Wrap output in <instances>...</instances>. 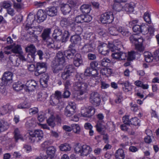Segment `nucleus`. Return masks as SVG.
Returning <instances> with one entry per match:
<instances>
[{"label":"nucleus","mask_w":159,"mask_h":159,"mask_svg":"<svg viewBox=\"0 0 159 159\" xmlns=\"http://www.w3.org/2000/svg\"><path fill=\"white\" fill-rule=\"evenodd\" d=\"M37 82L34 80H30L27 81L25 84L26 88L25 89L28 91H32L34 90L37 86Z\"/></svg>","instance_id":"18"},{"label":"nucleus","mask_w":159,"mask_h":159,"mask_svg":"<svg viewBox=\"0 0 159 159\" xmlns=\"http://www.w3.org/2000/svg\"><path fill=\"white\" fill-rule=\"evenodd\" d=\"M59 148L60 150L63 151H69L71 149L69 144L67 143L61 144L59 146Z\"/></svg>","instance_id":"46"},{"label":"nucleus","mask_w":159,"mask_h":159,"mask_svg":"<svg viewBox=\"0 0 159 159\" xmlns=\"http://www.w3.org/2000/svg\"><path fill=\"white\" fill-rule=\"evenodd\" d=\"M34 29V28L33 27H29L28 29H27V30H28V32L31 35H32V36H31V41L33 42H35L38 40V36L35 34H34V32H35V30H33V32H32L31 31H30V29H31L33 28Z\"/></svg>","instance_id":"39"},{"label":"nucleus","mask_w":159,"mask_h":159,"mask_svg":"<svg viewBox=\"0 0 159 159\" xmlns=\"http://www.w3.org/2000/svg\"><path fill=\"white\" fill-rule=\"evenodd\" d=\"M47 64L44 62H38L36 64V70L44 73L47 68Z\"/></svg>","instance_id":"26"},{"label":"nucleus","mask_w":159,"mask_h":159,"mask_svg":"<svg viewBox=\"0 0 159 159\" xmlns=\"http://www.w3.org/2000/svg\"><path fill=\"white\" fill-rule=\"evenodd\" d=\"M47 97V95L45 93L39 92L38 93L37 99L39 101H43L46 99Z\"/></svg>","instance_id":"52"},{"label":"nucleus","mask_w":159,"mask_h":159,"mask_svg":"<svg viewBox=\"0 0 159 159\" xmlns=\"http://www.w3.org/2000/svg\"><path fill=\"white\" fill-rule=\"evenodd\" d=\"M45 11L46 14L51 17L55 16L57 15V9L54 6H52L47 8L45 9Z\"/></svg>","instance_id":"21"},{"label":"nucleus","mask_w":159,"mask_h":159,"mask_svg":"<svg viewBox=\"0 0 159 159\" xmlns=\"http://www.w3.org/2000/svg\"><path fill=\"white\" fill-rule=\"evenodd\" d=\"M111 56L113 58L119 60H124L127 57L126 53L119 51L112 53Z\"/></svg>","instance_id":"17"},{"label":"nucleus","mask_w":159,"mask_h":159,"mask_svg":"<svg viewBox=\"0 0 159 159\" xmlns=\"http://www.w3.org/2000/svg\"><path fill=\"white\" fill-rule=\"evenodd\" d=\"M93 69L91 67H88L84 71V74L86 76H91Z\"/></svg>","instance_id":"58"},{"label":"nucleus","mask_w":159,"mask_h":159,"mask_svg":"<svg viewBox=\"0 0 159 159\" xmlns=\"http://www.w3.org/2000/svg\"><path fill=\"white\" fill-rule=\"evenodd\" d=\"M12 76L13 74L11 72L6 71L4 73L2 79L5 81H8L12 80Z\"/></svg>","instance_id":"33"},{"label":"nucleus","mask_w":159,"mask_h":159,"mask_svg":"<svg viewBox=\"0 0 159 159\" xmlns=\"http://www.w3.org/2000/svg\"><path fill=\"white\" fill-rule=\"evenodd\" d=\"M96 46V43L94 41L87 43L85 44L81 48V52L84 54L92 52L95 48Z\"/></svg>","instance_id":"15"},{"label":"nucleus","mask_w":159,"mask_h":159,"mask_svg":"<svg viewBox=\"0 0 159 159\" xmlns=\"http://www.w3.org/2000/svg\"><path fill=\"white\" fill-rule=\"evenodd\" d=\"M151 29H152L151 27H149L145 25H141V33H143V34H146L149 32Z\"/></svg>","instance_id":"51"},{"label":"nucleus","mask_w":159,"mask_h":159,"mask_svg":"<svg viewBox=\"0 0 159 159\" xmlns=\"http://www.w3.org/2000/svg\"><path fill=\"white\" fill-rule=\"evenodd\" d=\"M71 126L72 129L75 133H78L80 132V128L78 125L73 124Z\"/></svg>","instance_id":"57"},{"label":"nucleus","mask_w":159,"mask_h":159,"mask_svg":"<svg viewBox=\"0 0 159 159\" xmlns=\"http://www.w3.org/2000/svg\"><path fill=\"white\" fill-rule=\"evenodd\" d=\"M122 47V45L120 41H118V40H116L114 43L110 44L109 45V48L111 52H116L120 50Z\"/></svg>","instance_id":"19"},{"label":"nucleus","mask_w":159,"mask_h":159,"mask_svg":"<svg viewBox=\"0 0 159 159\" xmlns=\"http://www.w3.org/2000/svg\"><path fill=\"white\" fill-rule=\"evenodd\" d=\"M114 19L113 13L111 12H107L102 14L100 17V21L103 24L110 23Z\"/></svg>","instance_id":"10"},{"label":"nucleus","mask_w":159,"mask_h":159,"mask_svg":"<svg viewBox=\"0 0 159 159\" xmlns=\"http://www.w3.org/2000/svg\"><path fill=\"white\" fill-rule=\"evenodd\" d=\"M38 20L39 22H42L44 21L47 17L46 12H44L42 10H39L37 13Z\"/></svg>","instance_id":"27"},{"label":"nucleus","mask_w":159,"mask_h":159,"mask_svg":"<svg viewBox=\"0 0 159 159\" xmlns=\"http://www.w3.org/2000/svg\"><path fill=\"white\" fill-rule=\"evenodd\" d=\"M70 35V34L68 30H65L63 35L62 34L61 41L62 42H66Z\"/></svg>","instance_id":"42"},{"label":"nucleus","mask_w":159,"mask_h":159,"mask_svg":"<svg viewBox=\"0 0 159 159\" xmlns=\"http://www.w3.org/2000/svg\"><path fill=\"white\" fill-rule=\"evenodd\" d=\"M120 84L122 86H124V87H122L124 91L125 92H128L130 91L129 87L130 84L129 81H125V82H122L120 83Z\"/></svg>","instance_id":"45"},{"label":"nucleus","mask_w":159,"mask_h":159,"mask_svg":"<svg viewBox=\"0 0 159 159\" xmlns=\"http://www.w3.org/2000/svg\"><path fill=\"white\" fill-rule=\"evenodd\" d=\"M111 62L110 60L107 57L103 58L100 61L101 66L105 67L108 66L109 64Z\"/></svg>","instance_id":"44"},{"label":"nucleus","mask_w":159,"mask_h":159,"mask_svg":"<svg viewBox=\"0 0 159 159\" xmlns=\"http://www.w3.org/2000/svg\"><path fill=\"white\" fill-rule=\"evenodd\" d=\"M76 108L74 102H70L64 110L65 115L67 117H71L74 114Z\"/></svg>","instance_id":"14"},{"label":"nucleus","mask_w":159,"mask_h":159,"mask_svg":"<svg viewBox=\"0 0 159 159\" xmlns=\"http://www.w3.org/2000/svg\"><path fill=\"white\" fill-rule=\"evenodd\" d=\"M81 40V38L79 35H75L71 36L70 38L71 42L74 44H77L80 43Z\"/></svg>","instance_id":"35"},{"label":"nucleus","mask_w":159,"mask_h":159,"mask_svg":"<svg viewBox=\"0 0 159 159\" xmlns=\"http://www.w3.org/2000/svg\"><path fill=\"white\" fill-rule=\"evenodd\" d=\"M141 25H135L133 27V30L134 32H136L137 34L141 33Z\"/></svg>","instance_id":"54"},{"label":"nucleus","mask_w":159,"mask_h":159,"mask_svg":"<svg viewBox=\"0 0 159 159\" xmlns=\"http://www.w3.org/2000/svg\"><path fill=\"white\" fill-rule=\"evenodd\" d=\"M65 57L63 53L58 52L56 54L54 60L51 65L52 69L54 73H57L62 70L65 65Z\"/></svg>","instance_id":"1"},{"label":"nucleus","mask_w":159,"mask_h":159,"mask_svg":"<svg viewBox=\"0 0 159 159\" xmlns=\"http://www.w3.org/2000/svg\"><path fill=\"white\" fill-rule=\"evenodd\" d=\"M56 149L53 146L48 147L47 150V155L43 157V159H51L55 156Z\"/></svg>","instance_id":"20"},{"label":"nucleus","mask_w":159,"mask_h":159,"mask_svg":"<svg viewBox=\"0 0 159 159\" xmlns=\"http://www.w3.org/2000/svg\"><path fill=\"white\" fill-rule=\"evenodd\" d=\"M30 107V104L26 101H24L18 105V107L20 109L29 108Z\"/></svg>","instance_id":"48"},{"label":"nucleus","mask_w":159,"mask_h":159,"mask_svg":"<svg viewBox=\"0 0 159 159\" xmlns=\"http://www.w3.org/2000/svg\"><path fill=\"white\" fill-rule=\"evenodd\" d=\"M75 49H72L71 51L66 50L64 52L63 56L64 55L68 59H71L73 58L74 55L76 52Z\"/></svg>","instance_id":"30"},{"label":"nucleus","mask_w":159,"mask_h":159,"mask_svg":"<svg viewBox=\"0 0 159 159\" xmlns=\"http://www.w3.org/2000/svg\"><path fill=\"white\" fill-rule=\"evenodd\" d=\"M9 125L8 123L5 120H0V132L7 129L9 127Z\"/></svg>","instance_id":"31"},{"label":"nucleus","mask_w":159,"mask_h":159,"mask_svg":"<svg viewBox=\"0 0 159 159\" xmlns=\"http://www.w3.org/2000/svg\"><path fill=\"white\" fill-rule=\"evenodd\" d=\"M74 150L76 153H80L81 156H87L92 151V148L86 144L81 145L79 144L75 146Z\"/></svg>","instance_id":"5"},{"label":"nucleus","mask_w":159,"mask_h":159,"mask_svg":"<svg viewBox=\"0 0 159 159\" xmlns=\"http://www.w3.org/2000/svg\"><path fill=\"white\" fill-rule=\"evenodd\" d=\"M11 51L14 53L21 54L22 53V48L21 46L19 45H17L13 47Z\"/></svg>","instance_id":"41"},{"label":"nucleus","mask_w":159,"mask_h":159,"mask_svg":"<svg viewBox=\"0 0 159 159\" xmlns=\"http://www.w3.org/2000/svg\"><path fill=\"white\" fill-rule=\"evenodd\" d=\"M62 95L63 98H69L70 97V93L67 90V89H64V91Z\"/></svg>","instance_id":"62"},{"label":"nucleus","mask_w":159,"mask_h":159,"mask_svg":"<svg viewBox=\"0 0 159 159\" xmlns=\"http://www.w3.org/2000/svg\"><path fill=\"white\" fill-rule=\"evenodd\" d=\"M9 59L14 66H18L20 62V59L16 55H11L9 57Z\"/></svg>","instance_id":"25"},{"label":"nucleus","mask_w":159,"mask_h":159,"mask_svg":"<svg viewBox=\"0 0 159 159\" xmlns=\"http://www.w3.org/2000/svg\"><path fill=\"white\" fill-rule=\"evenodd\" d=\"M145 60L147 62H151L153 59V57L152 53L148 52H145L143 53Z\"/></svg>","instance_id":"38"},{"label":"nucleus","mask_w":159,"mask_h":159,"mask_svg":"<svg viewBox=\"0 0 159 159\" xmlns=\"http://www.w3.org/2000/svg\"><path fill=\"white\" fill-rule=\"evenodd\" d=\"M129 40L131 43L134 44L138 51L142 52L144 50V48L142 44L143 40L142 38H139L137 35L134 34L130 37Z\"/></svg>","instance_id":"6"},{"label":"nucleus","mask_w":159,"mask_h":159,"mask_svg":"<svg viewBox=\"0 0 159 159\" xmlns=\"http://www.w3.org/2000/svg\"><path fill=\"white\" fill-rule=\"evenodd\" d=\"M143 18L145 21L148 23H150L151 22V19L150 16L148 13L146 12L144 14Z\"/></svg>","instance_id":"59"},{"label":"nucleus","mask_w":159,"mask_h":159,"mask_svg":"<svg viewBox=\"0 0 159 159\" xmlns=\"http://www.w3.org/2000/svg\"><path fill=\"white\" fill-rule=\"evenodd\" d=\"M98 50L99 54L104 56L107 55L110 52L108 45L105 43L100 41H98Z\"/></svg>","instance_id":"11"},{"label":"nucleus","mask_w":159,"mask_h":159,"mask_svg":"<svg viewBox=\"0 0 159 159\" xmlns=\"http://www.w3.org/2000/svg\"><path fill=\"white\" fill-rule=\"evenodd\" d=\"M73 63L76 67H79L83 63V61L81 55L78 53H76L74 57Z\"/></svg>","instance_id":"22"},{"label":"nucleus","mask_w":159,"mask_h":159,"mask_svg":"<svg viewBox=\"0 0 159 159\" xmlns=\"http://www.w3.org/2000/svg\"><path fill=\"white\" fill-rule=\"evenodd\" d=\"M51 33V29L47 28L43 30L41 35V37L45 44L49 48H52L54 49H58L59 48L56 46L54 43V40L50 37Z\"/></svg>","instance_id":"2"},{"label":"nucleus","mask_w":159,"mask_h":159,"mask_svg":"<svg viewBox=\"0 0 159 159\" xmlns=\"http://www.w3.org/2000/svg\"><path fill=\"white\" fill-rule=\"evenodd\" d=\"M49 79V76L48 73H44L40 79V83L42 86L44 88L47 86V83Z\"/></svg>","instance_id":"24"},{"label":"nucleus","mask_w":159,"mask_h":159,"mask_svg":"<svg viewBox=\"0 0 159 159\" xmlns=\"http://www.w3.org/2000/svg\"><path fill=\"white\" fill-rule=\"evenodd\" d=\"M98 65V62L95 61L91 62L90 64V66L93 69H96Z\"/></svg>","instance_id":"61"},{"label":"nucleus","mask_w":159,"mask_h":159,"mask_svg":"<svg viewBox=\"0 0 159 159\" xmlns=\"http://www.w3.org/2000/svg\"><path fill=\"white\" fill-rule=\"evenodd\" d=\"M95 112V109L92 106H89L82 108L81 110V114L83 117L90 118L94 114Z\"/></svg>","instance_id":"13"},{"label":"nucleus","mask_w":159,"mask_h":159,"mask_svg":"<svg viewBox=\"0 0 159 159\" xmlns=\"http://www.w3.org/2000/svg\"><path fill=\"white\" fill-rule=\"evenodd\" d=\"M109 33L112 35H117L120 33L124 36H128L130 34L129 31L122 27H120L118 28L114 26L111 27L109 28Z\"/></svg>","instance_id":"9"},{"label":"nucleus","mask_w":159,"mask_h":159,"mask_svg":"<svg viewBox=\"0 0 159 159\" xmlns=\"http://www.w3.org/2000/svg\"><path fill=\"white\" fill-rule=\"evenodd\" d=\"M140 120L136 117L130 119V124L134 125H140Z\"/></svg>","instance_id":"50"},{"label":"nucleus","mask_w":159,"mask_h":159,"mask_svg":"<svg viewBox=\"0 0 159 159\" xmlns=\"http://www.w3.org/2000/svg\"><path fill=\"white\" fill-rule=\"evenodd\" d=\"M84 22H89L92 20V17L89 15H83Z\"/></svg>","instance_id":"60"},{"label":"nucleus","mask_w":159,"mask_h":159,"mask_svg":"<svg viewBox=\"0 0 159 159\" xmlns=\"http://www.w3.org/2000/svg\"><path fill=\"white\" fill-rule=\"evenodd\" d=\"M80 10L82 13L88 14L91 11V6L89 4H83L81 6Z\"/></svg>","instance_id":"36"},{"label":"nucleus","mask_w":159,"mask_h":159,"mask_svg":"<svg viewBox=\"0 0 159 159\" xmlns=\"http://www.w3.org/2000/svg\"><path fill=\"white\" fill-rule=\"evenodd\" d=\"M62 96L61 92L56 91L50 96V102L53 105H56L58 103H61L63 105L64 102L62 100Z\"/></svg>","instance_id":"7"},{"label":"nucleus","mask_w":159,"mask_h":159,"mask_svg":"<svg viewBox=\"0 0 159 159\" xmlns=\"http://www.w3.org/2000/svg\"><path fill=\"white\" fill-rule=\"evenodd\" d=\"M54 119L55 117L51 115L47 120L48 124L52 127H53L55 125Z\"/></svg>","instance_id":"47"},{"label":"nucleus","mask_w":159,"mask_h":159,"mask_svg":"<svg viewBox=\"0 0 159 159\" xmlns=\"http://www.w3.org/2000/svg\"><path fill=\"white\" fill-rule=\"evenodd\" d=\"M28 134V139L30 142L33 143L35 141L39 142L43 138V133L40 130H36L34 131H30Z\"/></svg>","instance_id":"4"},{"label":"nucleus","mask_w":159,"mask_h":159,"mask_svg":"<svg viewBox=\"0 0 159 159\" xmlns=\"http://www.w3.org/2000/svg\"><path fill=\"white\" fill-rule=\"evenodd\" d=\"M65 70L71 75L72 74L74 73L75 71L74 66L72 65H69L67 66Z\"/></svg>","instance_id":"49"},{"label":"nucleus","mask_w":159,"mask_h":159,"mask_svg":"<svg viewBox=\"0 0 159 159\" xmlns=\"http://www.w3.org/2000/svg\"><path fill=\"white\" fill-rule=\"evenodd\" d=\"M123 122L124 124L127 125H130V119H129V116H125L122 118Z\"/></svg>","instance_id":"64"},{"label":"nucleus","mask_w":159,"mask_h":159,"mask_svg":"<svg viewBox=\"0 0 159 159\" xmlns=\"http://www.w3.org/2000/svg\"><path fill=\"white\" fill-rule=\"evenodd\" d=\"M134 54L135 52L134 51L129 52L127 57V60L130 61L134 60L135 58Z\"/></svg>","instance_id":"55"},{"label":"nucleus","mask_w":159,"mask_h":159,"mask_svg":"<svg viewBox=\"0 0 159 159\" xmlns=\"http://www.w3.org/2000/svg\"><path fill=\"white\" fill-rule=\"evenodd\" d=\"M90 102L93 105L99 106L101 102L100 95L97 92H93L90 94Z\"/></svg>","instance_id":"16"},{"label":"nucleus","mask_w":159,"mask_h":159,"mask_svg":"<svg viewBox=\"0 0 159 159\" xmlns=\"http://www.w3.org/2000/svg\"><path fill=\"white\" fill-rule=\"evenodd\" d=\"M97 131L101 134H104L106 130L105 126L100 121H98L96 125Z\"/></svg>","instance_id":"29"},{"label":"nucleus","mask_w":159,"mask_h":159,"mask_svg":"<svg viewBox=\"0 0 159 159\" xmlns=\"http://www.w3.org/2000/svg\"><path fill=\"white\" fill-rule=\"evenodd\" d=\"M24 87V85L22 84L20 82L15 83L13 85L14 89L17 91L22 90Z\"/></svg>","instance_id":"40"},{"label":"nucleus","mask_w":159,"mask_h":159,"mask_svg":"<svg viewBox=\"0 0 159 159\" xmlns=\"http://www.w3.org/2000/svg\"><path fill=\"white\" fill-rule=\"evenodd\" d=\"M88 87V84L86 83L77 81L74 83V89L75 91H80L81 95L87 92Z\"/></svg>","instance_id":"8"},{"label":"nucleus","mask_w":159,"mask_h":159,"mask_svg":"<svg viewBox=\"0 0 159 159\" xmlns=\"http://www.w3.org/2000/svg\"><path fill=\"white\" fill-rule=\"evenodd\" d=\"M62 34V30L59 28H57L54 30L52 36L57 41H61Z\"/></svg>","instance_id":"23"},{"label":"nucleus","mask_w":159,"mask_h":159,"mask_svg":"<svg viewBox=\"0 0 159 159\" xmlns=\"http://www.w3.org/2000/svg\"><path fill=\"white\" fill-rule=\"evenodd\" d=\"M83 15H79L75 17V20L77 23H82L84 22Z\"/></svg>","instance_id":"56"},{"label":"nucleus","mask_w":159,"mask_h":159,"mask_svg":"<svg viewBox=\"0 0 159 159\" xmlns=\"http://www.w3.org/2000/svg\"><path fill=\"white\" fill-rule=\"evenodd\" d=\"M60 24L62 27L66 28L69 26L70 23L67 18L62 17L60 21Z\"/></svg>","instance_id":"43"},{"label":"nucleus","mask_w":159,"mask_h":159,"mask_svg":"<svg viewBox=\"0 0 159 159\" xmlns=\"http://www.w3.org/2000/svg\"><path fill=\"white\" fill-rule=\"evenodd\" d=\"M25 51L28 53V57H31V61H34L36 55V48L35 46L33 44H29L25 48Z\"/></svg>","instance_id":"12"},{"label":"nucleus","mask_w":159,"mask_h":159,"mask_svg":"<svg viewBox=\"0 0 159 159\" xmlns=\"http://www.w3.org/2000/svg\"><path fill=\"white\" fill-rule=\"evenodd\" d=\"M72 75L70 74L69 73L66 72V71L65 70L61 74V77L63 80H66L67 79H68Z\"/></svg>","instance_id":"53"},{"label":"nucleus","mask_w":159,"mask_h":159,"mask_svg":"<svg viewBox=\"0 0 159 159\" xmlns=\"http://www.w3.org/2000/svg\"><path fill=\"white\" fill-rule=\"evenodd\" d=\"M14 137L16 142H17L19 139H20L22 141L24 140L23 137L20 134V131L18 128H16L14 130Z\"/></svg>","instance_id":"32"},{"label":"nucleus","mask_w":159,"mask_h":159,"mask_svg":"<svg viewBox=\"0 0 159 159\" xmlns=\"http://www.w3.org/2000/svg\"><path fill=\"white\" fill-rule=\"evenodd\" d=\"M78 6L76 0H70L67 2L66 4H63L61 5L60 9L63 14H68L71 11L72 8L76 9Z\"/></svg>","instance_id":"3"},{"label":"nucleus","mask_w":159,"mask_h":159,"mask_svg":"<svg viewBox=\"0 0 159 159\" xmlns=\"http://www.w3.org/2000/svg\"><path fill=\"white\" fill-rule=\"evenodd\" d=\"M115 157L116 159H124L125 154L124 150L121 149L117 150L115 153Z\"/></svg>","instance_id":"34"},{"label":"nucleus","mask_w":159,"mask_h":159,"mask_svg":"<svg viewBox=\"0 0 159 159\" xmlns=\"http://www.w3.org/2000/svg\"><path fill=\"white\" fill-rule=\"evenodd\" d=\"M134 3L133 2L127 3L123 7V10H125L128 13L133 12L134 8Z\"/></svg>","instance_id":"28"},{"label":"nucleus","mask_w":159,"mask_h":159,"mask_svg":"<svg viewBox=\"0 0 159 159\" xmlns=\"http://www.w3.org/2000/svg\"><path fill=\"white\" fill-rule=\"evenodd\" d=\"M122 7H123L119 3L115 4L113 6V9L118 11H120Z\"/></svg>","instance_id":"63"},{"label":"nucleus","mask_w":159,"mask_h":159,"mask_svg":"<svg viewBox=\"0 0 159 159\" xmlns=\"http://www.w3.org/2000/svg\"><path fill=\"white\" fill-rule=\"evenodd\" d=\"M11 106L9 105H5L0 108V114L1 115H4L8 112L11 110Z\"/></svg>","instance_id":"37"}]
</instances>
